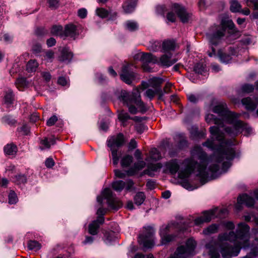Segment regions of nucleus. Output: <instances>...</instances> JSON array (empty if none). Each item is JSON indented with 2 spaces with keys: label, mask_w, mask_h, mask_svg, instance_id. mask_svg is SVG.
<instances>
[{
  "label": "nucleus",
  "mask_w": 258,
  "mask_h": 258,
  "mask_svg": "<svg viewBox=\"0 0 258 258\" xmlns=\"http://www.w3.org/2000/svg\"><path fill=\"white\" fill-rule=\"evenodd\" d=\"M49 7L51 9H56L58 7L59 1L58 0H47Z\"/></svg>",
  "instance_id": "nucleus-50"
},
{
  "label": "nucleus",
  "mask_w": 258,
  "mask_h": 258,
  "mask_svg": "<svg viewBox=\"0 0 258 258\" xmlns=\"http://www.w3.org/2000/svg\"><path fill=\"white\" fill-rule=\"evenodd\" d=\"M155 233L154 229L150 226L145 227L144 233L139 237L138 241L144 247L151 248L154 245L153 235Z\"/></svg>",
  "instance_id": "nucleus-6"
},
{
  "label": "nucleus",
  "mask_w": 258,
  "mask_h": 258,
  "mask_svg": "<svg viewBox=\"0 0 258 258\" xmlns=\"http://www.w3.org/2000/svg\"><path fill=\"white\" fill-rule=\"evenodd\" d=\"M73 54L67 48L62 50L61 56L59 57V60L61 61L69 62L72 59Z\"/></svg>",
  "instance_id": "nucleus-26"
},
{
  "label": "nucleus",
  "mask_w": 258,
  "mask_h": 258,
  "mask_svg": "<svg viewBox=\"0 0 258 258\" xmlns=\"http://www.w3.org/2000/svg\"><path fill=\"white\" fill-rule=\"evenodd\" d=\"M64 30L61 26H53L51 29V33L54 35L63 38Z\"/></svg>",
  "instance_id": "nucleus-36"
},
{
  "label": "nucleus",
  "mask_w": 258,
  "mask_h": 258,
  "mask_svg": "<svg viewBox=\"0 0 258 258\" xmlns=\"http://www.w3.org/2000/svg\"><path fill=\"white\" fill-rule=\"evenodd\" d=\"M160 46L159 42L156 41H152L150 42L148 48L150 50L156 51L158 50Z\"/></svg>",
  "instance_id": "nucleus-46"
},
{
  "label": "nucleus",
  "mask_w": 258,
  "mask_h": 258,
  "mask_svg": "<svg viewBox=\"0 0 258 258\" xmlns=\"http://www.w3.org/2000/svg\"><path fill=\"white\" fill-rule=\"evenodd\" d=\"M136 0H129L125 2L122 5L124 12L126 14L132 13L136 6Z\"/></svg>",
  "instance_id": "nucleus-24"
},
{
  "label": "nucleus",
  "mask_w": 258,
  "mask_h": 258,
  "mask_svg": "<svg viewBox=\"0 0 258 258\" xmlns=\"http://www.w3.org/2000/svg\"><path fill=\"white\" fill-rule=\"evenodd\" d=\"M118 118L120 122H121L123 126L126 125V122L128 120L131 119L132 117L130 116L128 113L125 112L124 110H121L118 114Z\"/></svg>",
  "instance_id": "nucleus-28"
},
{
  "label": "nucleus",
  "mask_w": 258,
  "mask_h": 258,
  "mask_svg": "<svg viewBox=\"0 0 258 258\" xmlns=\"http://www.w3.org/2000/svg\"><path fill=\"white\" fill-rule=\"evenodd\" d=\"M18 131L21 132L23 135H27L29 132V127L26 125H23L21 127L18 128Z\"/></svg>",
  "instance_id": "nucleus-55"
},
{
  "label": "nucleus",
  "mask_w": 258,
  "mask_h": 258,
  "mask_svg": "<svg viewBox=\"0 0 258 258\" xmlns=\"http://www.w3.org/2000/svg\"><path fill=\"white\" fill-rule=\"evenodd\" d=\"M102 196L107 200L109 206L112 209L117 210L122 207L121 202L112 197V192L109 188L104 189Z\"/></svg>",
  "instance_id": "nucleus-8"
},
{
  "label": "nucleus",
  "mask_w": 258,
  "mask_h": 258,
  "mask_svg": "<svg viewBox=\"0 0 258 258\" xmlns=\"http://www.w3.org/2000/svg\"><path fill=\"white\" fill-rule=\"evenodd\" d=\"M87 14V11L85 9H81L78 10V14L79 17L82 19L85 18Z\"/></svg>",
  "instance_id": "nucleus-58"
},
{
  "label": "nucleus",
  "mask_w": 258,
  "mask_h": 258,
  "mask_svg": "<svg viewBox=\"0 0 258 258\" xmlns=\"http://www.w3.org/2000/svg\"><path fill=\"white\" fill-rule=\"evenodd\" d=\"M141 59L143 62V68L144 71L150 72L151 69L148 66L149 63H156L158 62L157 58L151 53L143 54Z\"/></svg>",
  "instance_id": "nucleus-14"
},
{
  "label": "nucleus",
  "mask_w": 258,
  "mask_h": 258,
  "mask_svg": "<svg viewBox=\"0 0 258 258\" xmlns=\"http://www.w3.org/2000/svg\"><path fill=\"white\" fill-rule=\"evenodd\" d=\"M115 175L119 178H124L127 174V171L126 172H122L119 170L116 169L114 170Z\"/></svg>",
  "instance_id": "nucleus-54"
},
{
  "label": "nucleus",
  "mask_w": 258,
  "mask_h": 258,
  "mask_svg": "<svg viewBox=\"0 0 258 258\" xmlns=\"http://www.w3.org/2000/svg\"><path fill=\"white\" fill-rule=\"evenodd\" d=\"M2 121L4 123L10 125H13L16 123V120L10 115H6L3 117Z\"/></svg>",
  "instance_id": "nucleus-44"
},
{
  "label": "nucleus",
  "mask_w": 258,
  "mask_h": 258,
  "mask_svg": "<svg viewBox=\"0 0 258 258\" xmlns=\"http://www.w3.org/2000/svg\"><path fill=\"white\" fill-rule=\"evenodd\" d=\"M120 100L128 107V111L133 114L138 112V108L141 112H145L147 110L145 104L141 100L140 93L138 90H136L132 94L126 91L122 92Z\"/></svg>",
  "instance_id": "nucleus-5"
},
{
  "label": "nucleus",
  "mask_w": 258,
  "mask_h": 258,
  "mask_svg": "<svg viewBox=\"0 0 258 258\" xmlns=\"http://www.w3.org/2000/svg\"><path fill=\"white\" fill-rule=\"evenodd\" d=\"M241 90L242 92L249 93L253 91L254 86L251 84H245L242 86Z\"/></svg>",
  "instance_id": "nucleus-45"
},
{
  "label": "nucleus",
  "mask_w": 258,
  "mask_h": 258,
  "mask_svg": "<svg viewBox=\"0 0 258 258\" xmlns=\"http://www.w3.org/2000/svg\"><path fill=\"white\" fill-rule=\"evenodd\" d=\"M112 156L113 163L114 165H117L119 160V157L117 154V149H110Z\"/></svg>",
  "instance_id": "nucleus-48"
},
{
  "label": "nucleus",
  "mask_w": 258,
  "mask_h": 258,
  "mask_svg": "<svg viewBox=\"0 0 258 258\" xmlns=\"http://www.w3.org/2000/svg\"><path fill=\"white\" fill-rule=\"evenodd\" d=\"M217 209L210 210L203 212V215L195 220V224L197 225L210 222L214 217Z\"/></svg>",
  "instance_id": "nucleus-13"
},
{
  "label": "nucleus",
  "mask_w": 258,
  "mask_h": 258,
  "mask_svg": "<svg viewBox=\"0 0 258 258\" xmlns=\"http://www.w3.org/2000/svg\"><path fill=\"white\" fill-rule=\"evenodd\" d=\"M206 121L209 124H215L217 126L210 127V132L213 138L219 142V145L215 144L213 140H208L203 143V146L215 151L214 154L210 159L207 158L206 154L199 146H196L191 151V158L185 159L183 164L185 168L179 172L180 178L188 177L196 169H197V176L202 181L208 180L212 178L213 174L219 169V163L224 159L232 160L235 156V151L230 147L232 144L231 140L226 141L224 134L220 130V127H223L224 121L216 118L212 114H208L205 117Z\"/></svg>",
  "instance_id": "nucleus-1"
},
{
  "label": "nucleus",
  "mask_w": 258,
  "mask_h": 258,
  "mask_svg": "<svg viewBox=\"0 0 258 258\" xmlns=\"http://www.w3.org/2000/svg\"><path fill=\"white\" fill-rule=\"evenodd\" d=\"M146 90L144 93L145 96L152 100L156 95H158L159 100H163L164 93L162 90L156 89L151 87H147Z\"/></svg>",
  "instance_id": "nucleus-16"
},
{
  "label": "nucleus",
  "mask_w": 258,
  "mask_h": 258,
  "mask_svg": "<svg viewBox=\"0 0 258 258\" xmlns=\"http://www.w3.org/2000/svg\"><path fill=\"white\" fill-rule=\"evenodd\" d=\"M172 8L173 10L176 13L178 17L183 23H186L188 21L190 17V15L186 12L184 8L178 4H174Z\"/></svg>",
  "instance_id": "nucleus-12"
},
{
  "label": "nucleus",
  "mask_w": 258,
  "mask_h": 258,
  "mask_svg": "<svg viewBox=\"0 0 258 258\" xmlns=\"http://www.w3.org/2000/svg\"><path fill=\"white\" fill-rule=\"evenodd\" d=\"M230 10L232 12L236 13L240 12L241 6L237 0H230Z\"/></svg>",
  "instance_id": "nucleus-35"
},
{
  "label": "nucleus",
  "mask_w": 258,
  "mask_h": 258,
  "mask_svg": "<svg viewBox=\"0 0 258 258\" xmlns=\"http://www.w3.org/2000/svg\"><path fill=\"white\" fill-rule=\"evenodd\" d=\"M137 143L134 139H132L128 144V149L132 150L137 147Z\"/></svg>",
  "instance_id": "nucleus-61"
},
{
  "label": "nucleus",
  "mask_w": 258,
  "mask_h": 258,
  "mask_svg": "<svg viewBox=\"0 0 258 258\" xmlns=\"http://www.w3.org/2000/svg\"><path fill=\"white\" fill-rule=\"evenodd\" d=\"M41 144L43 145V147H40L41 150L44 149H49L51 145H54L55 143V140L54 138L48 139L45 138L43 140H42L40 142Z\"/></svg>",
  "instance_id": "nucleus-30"
},
{
  "label": "nucleus",
  "mask_w": 258,
  "mask_h": 258,
  "mask_svg": "<svg viewBox=\"0 0 258 258\" xmlns=\"http://www.w3.org/2000/svg\"><path fill=\"white\" fill-rule=\"evenodd\" d=\"M167 19L171 22H174L176 20V16L173 12H169L167 15Z\"/></svg>",
  "instance_id": "nucleus-60"
},
{
  "label": "nucleus",
  "mask_w": 258,
  "mask_h": 258,
  "mask_svg": "<svg viewBox=\"0 0 258 258\" xmlns=\"http://www.w3.org/2000/svg\"><path fill=\"white\" fill-rule=\"evenodd\" d=\"M126 27L128 30L133 31L138 29V25L135 22L128 21L126 23Z\"/></svg>",
  "instance_id": "nucleus-43"
},
{
  "label": "nucleus",
  "mask_w": 258,
  "mask_h": 258,
  "mask_svg": "<svg viewBox=\"0 0 258 258\" xmlns=\"http://www.w3.org/2000/svg\"><path fill=\"white\" fill-rule=\"evenodd\" d=\"M5 102L8 105L13 103L14 100V95L12 90L8 89L5 93L4 96Z\"/></svg>",
  "instance_id": "nucleus-33"
},
{
  "label": "nucleus",
  "mask_w": 258,
  "mask_h": 258,
  "mask_svg": "<svg viewBox=\"0 0 258 258\" xmlns=\"http://www.w3.org/2000/svg\"><path fill=\"white\" fill-rule=\"evenodd\" d=\"M194 71L196 73L202 74L204 71V67L201 63H197L194 67Z\"/></svg>",
  "instance_id": "nucleus-52"
},
{
  "label": "nucleus",
  "mask_w": 258,
  "mask_h": 258,
  "mask_svg": "<svg viewBox=\"0 0 258 258\" xmlns=\"http://www.w3.org/2000/svg\"><path fill=\"white\" fill-rule=\"evenodd\" d=\"M57 120V116L55 115H53L47 120L46 124L48 126H50L54 125Z\"/></svg>",
  "instance_id": "nucleus-56"
},
{
  "label": "nucleus",
  "mask_w": 258,
  "mask_h": 258,
  "mask_svg": "<svg viewBox=\"0 0 258 258\" xmlns=\"http://www.w3.org/2000/svg\"><path fill=\"white\" fill-rule=\"evenodd\" d=\"M42 47L41 44L39 43H36L35 44L33 47H32V50L34 53H39L41 51Z\"/></svg>",
  "instance_id": "nucleus-59"
},
{
  "label": "nucleus",
  "mask_w": 258,
  "mask_h": 258,
  "mask_svg": "<svg viewBox=\"0 0 258 258\" xmlns=\"http://www.w3.org/2000/svg\"><path fill=\"white\" fill-rule=\"evenodd\" d=\"M14 182L17 184H24L27 182L26 176L23 174H18L14 177Z\"/></svg>",
  "instance_id": "nucleus-32"
},
{
  "label": "nucleus",
  "mask_w": 258,
  "mask_h": 258,
  "mask_svg": "<svg viewBox=\"0 0 258 258\" xmlns=\"http://www.w3.org/2000/svg\"><path fill=\"white\" fill-rule=\"evenodd\" d=\"M172 84L170 83H167L166 85H165L163 90L162 91L163 92L164 95L165 94H168L171 91V87L172 86Z\"/></svg>",
  "instance_id": "nucleus-57"
},
{
  "label": "nucleus",
  "mask_w": 258,
  "mask_h": 258,
  "mask_svg": "<svg viewBox=\"0 0 258 258\" xmlns=\"http://www.w3.org/2000/svg\"><path fill=\"white\" fill-rule=\"evenodd\" d=\"M133 162V157L130 155H126L122 158L121 160V165L122 167H127Z\"/></svg>",
  "instance_id": "nucleus-41"
},
{
  "label": "nucleus",
  "mask_w": 258,
  "mask_h": 258,
  "mask_svg": "<svg viewBox=\"0 0 258 258\" xmlns=\"http://www.w3.org/2000/svg\"><path fill=\"white\" fill-rule=\"evenodd\" d=\"M162 164L160 163L152 164L148 166V169L153 171H157L162 167Z\"/></svg>",
  "instance_id": "nucleus-51"
},
{
  "label": "nucleus",
  "mask_w": 258,
  "mask_h": 258,
  "mask_svg": "<svg viewBox=\"0 0 258 258\" xmlns=\"http://www.w3.org/2000/svg\"><path fill=\"white\" fill-rule=\"evenodd\" d=\"M254 203L253 199L246 194L240 196L237 198V204L239 205L245 204L247 207H251Z\"/></svg>",
  "instance_id": "nucleus-20"
},
{
  "label": "nucleus",
  "mask_w": 258,
  "mask_h": 258,
  "mask_svg": "<svg viewBox=\"0 0 258 258\" xmlns=\"http://www.w3.org/2000/svg\"><path fill=\"white\" fill-rule=\"evenodd\" d=\"M9 203L11 205L15 204L18 201V198L14 190H11L8 195Z\"/></svg>",
  "instance_id": "nucleus-40"
},
{
  "label": "nucleus",
  "mask_w": 258,
  "mask_h": 258,
  "mask_svg": "<svg viewBox=\"0 0 258 258\" xmlns=\"http://www.w3.org/2000/svg\"><path fill=\"white\" fill-rule=\"evenodd\" d=\"M245 2L248 7L253 6L254 10H258V0H245Z\"/></svg>",
  "instance_id": "nucleus-49"
},
{
  "label": "nucleus",
  "mask_w": 258,
  "mask_h": 258,
  "mask_svg": "<svg viewBox=\"0 0 258 258\" xmlns=\"http://www.w3.org/2000/svg\"><path fill=\"white\" fill-rule=\"evenodd\" d=\"M145 165L146 163L143 160H140L135 163L134 166L127 170L128 175H135L138 171L142 169L145 166Z\"/></svg>",
  "instance_id": "nucleus-22"
},
{
  "label": "nucleus",
  "mask_w": 258,
  "mask_h": 258,
  "mask_svg": "<svg viewBox=\"0 0 258 258\" xmlns=\"http://www.w3.org/2000/svg\"><path fill=\"white\" fill-rule=\"evenodd\" d=\"M177 60V58H172L171 55L163 54L160 57L159 61L158 60L157 63L164 67H169Z\"/></svg>",
  "instance_id": "nucleus-19"
},
{
  "label": "nucleus",
  "mask_w": 258,
  "mask_h": 258,
  "mask_svg": "<svg viewBox=\"0 0 258 258\" xmlns=\"http://www.w3.org/2000/svg\"><path fill=\"white\" fill-rule=\"evenodd\" d=\"M45 165L48 168H51L54 165V162L52 158H47L45 162Z\"/></svg>",
  "instance_id": "nucleus-62"
},
{
  "label": "nucleus",
  "mask_w": 258,
  "mask_h": 258,
  "mask_svg": "<svg viewBox=\"0 0 258 258\" xmlns=\"http://www.w3.org/2000/svg\"><path fill=\"white\" fill-rule=\"evenodd\" d=\"M227 28L229 29L230 34H235L238 32L231 19H222L220 25L211 27L207 36L212 45L217 46L220 43L222 38L225 36Z\"/></svg>",
  "instance_id": "nucleus-4"
},
{
  "label": "nucleus",
  "mask_w": 258,
  "mask_h": 258,
  "mask_svg": "<svg viewBox=\"0 0 258 258\" xmlns=\"http://www.w3.org/2000/svg\"><path fill=\"white\" fill-rule=\"evenodd\" d=\"M241 102L247 109L253 110L256 108L258 102L256 100V102H255L253 101L250 97H246L242 99Z\"/></svg>",
  "instance_id": "nucleus-23"
},
{
  "label": "nucleus",
  "mask_w": 258,
  "mask_h": 258,
  "mask_svg": "<svg viewBox=\"0 0 258 258\" xmlns=\"http://www.w3.org/2000/svg\"><path fill=\"white\" fill-rule=\"evenodd\" d=\"M176 46V43L174 40H165L163 41L162 45L163 51L168 52L174 50Z\"/></svg>",
  "instance_id": "nucleus-21"
},
{
  "label": "nucleus",
  "mask_w": 258,
  "mask_h": 258,
  "mask_svg": "<svg viewBox=\"0 0 258 258\" xmlns=\"http://www.w3.org/2000/svg\"><path fill=\"white\" fill-rule=\"evenodd\" d=\"M125 182L122 180H117L112 183V187L116 191H121L124 187Z\"/></svg>",
  "instance_id": "nucleus-34"
},
{
  "label": "nucleus",
  "mask_w": 258,
  "mask_h": 258,
  "mask_svg": "<svg viewBox=\"0 0 258 258\" xmlns=\"http://www.w3.org/2000/svg\"><path fill=\"white\" fill-rule=\"evenodd\" d=\"M249 229L247 224L240 223L236 233L230 231L219 234L216 248L223 258L237 256L242 247L249 246Z\"/></svg>",
  "instance_id": "nucleus-2"
},
{
  "label": "nucleus",
  "mask_w": 258,
  "mask_h": 258,
  "mask_svg": "<svg viewBox=\"0 0 258 258\" xmlns=\"http://www.w3.org/2000/svg\"><path fill=\"white\" fill-rule=\"evenodd\" d=\"M146 199V196L143 192H138L135 196L134 200L135 204L140 206L142 205Z\"/></svg>",
  "instance_id": "nucleus-31"
},
{
  "label": "nucleus",
  "mask_w": 258,
  "mask_h": 258,
  "mask_svg": "<svg viewBox=\"0 0 258 258\" xmlns=\"http://www.w3.org/2000/svg\"><path fill=\"white\" fill-rule=\"evenodd\" d=\"M171 226L167 225L162 226L160 229V235L162 244H166L174 239L175 236L174 235L168 234V233L171 231Z\"/></svg>",
  "instance_id": "nucleus-10"
},
{
  "label": "nucleus",
  "mask_w": 258,
  "mask_h": 258,
  "mask_svg": "<svg viewBox=\"0 0 258 258\" xmlns=\"http://www.w3.org/2000/svg\"><path fill=\"white\" fill-rule=\"evenodd\" d=\"M104 222V218L102 217H97L95 220L93 221L88 226V232L92 235H97L98 233V229L100 225Z\"/></svg>",
  "instance_id": "nucleus-15"
},
{
  "label": "nucleus",
  "mask_w": 258,
  "mask_h": 258,
  "mask_svg": "<svg viewBox=\"0 0 258 258\" xmlns=\"http://www.w3.org/2000/svg\"><path fill=\"white\" fill-rule=\"evenodd\" d=\"M151 159L153 161H157L161 159V155L159 151L156 148H153L150 151L149 157L146 159L147 161Z\"/></svg>",
  "instance_id": "nucleus-29"
},
{
  "label": "nucleus",
  "mask_w": 258,
  "mask_h": 258,
  "mask_svg": "<svg viewBox=\"0 0 258 258\" xmlns=\"http://www.w3.org/2000/svg\"><path fill=\"white\" fill-rule=\"evenodd\" d=\"M97 15L102 18H106L108 15V12L103 8H98L96 11Z\"/></svg>",
  "instance_id": "nucleus-47"
},
{
  "label": "nucleus",
  "mask_w": 258,
  "mask_h": 258,
  "mask_svg": "<svg viewBox=\"0 0 258 258\" xmlns=\"http://www.w3.org/2000/svg\"><path fill=\"white\" fill-rule=\"evenodd\" d=\"M167 168L172 174H175L178 170L179 166L176 160H171L166 164Z\"/></svg>",
  "instance_id": "nucleus-27"
},
{
  "label": "nucleus",
  "mask_w": 258,
  "mask_h": 258,
  "mask_svg": "<svg viewBox=\"0 0 258 258\" xmlns=\"http://www.w3.org/2000/svg\"><path fill=\"white\" fill-rule=\"evenodd\" d=\"M134 182L132 180H128L125 182V187L126 190H131L135 189V188L134 186Z\"/></svg>",
  "instance_id": "nucleus-53"
},
{
  "label": "nucleus",
  "mask_w": 258,
  "mask_h": 258,
  "mask_svg": "<svg viewBox=\"0 0 258 258\" xmlns=\"http://www.w3.org/2000/svg\"><path fill=\"white\" fill-rule=\"evenodd\" d=\"M212 111L222 117V120L233 125V129L229 127L224 128L225 132L230 136L234 137L236 136L240 130L243 127V122L237 119L238 117V114L233 112L229 111L226 104L219 103L215 105L213 107Z\"/></svg>",
  "instance_id": "nucleus-3"
},
{
  "label": "nucleus",
  "mask_w": 258,
  "mask_h": 258,
  "mask_svg": "<svg viewBox=\"0 0 258 258\" xmlns=\"http://www.w3.org/2000/svg\"><path fill=\"white\" fill-rule=\"evenodd\" d=\"M196 242L193 239H189L186 243V246H179L175 251L174 255L176 258H180L181 255H188L191 254L195 248Z\"/></svg>",
  "instance_id": "nucleus-7"
},
{
  "label": "nucleus",
  "mask_w": 258,
  "mask_h": 258,
  "mask_svg": "<svg viewBox=\"0 0 258 258\" xmlns=\"http://www.w3.org/2000/svg\"><path fill=\"white\" fill-rule=\"evenodd\" d=\"M79 33L77 30V27L73 24H69L64 27L63 31V38L70 37L75 39Z\"/></svg>",
  "instance_id": "nucleus-17"
},
{
  "label": "nucleus",
  "mask_w": 258,
  "mask_h": 258,
  "mask_svg": "<svg viewBox=\"0 0 258 258\" xmlns=\"http://www.w3.org/2000/svg\"><path fill=\"white\" fill-rule=\"evenodd\" d=\"M124 143V136L119 133L116 136L110 137L107 141V146L110 149H116L123 145Z\"/></svg>",
  "instance_id": "nucleus-11"
},
{
  "label": "nucleus",
  "mask_w": 258,
  "mask_h": 258,
  "mask_svg": "<svg viewBox=\"0 0 258 258\" xmlns=\"http://www.w3.org/2000/svg\"><path fill=\"white\" fill-rule=\"evenodd\" d=\"M163 83V80L159 78L154 77L149 80L148 83H144L142 84L143 88L147 87H151L156 89L162 90L161 85Z\"/></svg>",
  "instance_id": "nucleus-18"
},
{
  "label": "nucleus",
  "mask_w": 258,
  "mask_h": 258,
  "mask_svg": "<svg viewBox=\"0 0 258 258\" xmlns=\"http://www.w3.org/2000/svg\"><path fill=\"white\" fill-rule=\"evenodd\" d=\"M217 56L220 61L223 63H228L232 58L231 54L227 53L221 49L218 50Z\"/></svg>",
  "instance_id": "nucleus-25"
},
{
  "label": "nucleus",
  "mask_w": 258,
  "mask_h": 258,
  "mask_svg": "<svg viewBox=\"0 0 258 258\" xmlns=\"http://www.w3.org/2000/svg\"><path fill=\"white\" fill-rule=\"evenodd\" d=\"M188 100L192 103H196L197 102L199 98L196 97L195 95L193 94H189L187 96Z\"/></svg>",
  "instance_id": "nucleus-64"
},
{
  "label": "nucleus",
  "mask_w": 258,
  "mask_h": 258,
  "mask_svg": "<svg viewBox=\"0 0 258 258\" xmlns=\"http://www.w3.org/2000/svg\"><path fill=\"white\" fill-rule=\"evenodd\" d=\"M41 247V244L37 241L29 240L28 242V247L30 250L37 251L40 249Z\"/></svg>",
  "instance_id": "nucleus-38"
},
{
  "label": "nucleus",
  "mask_w": 258,
  "mask_h": 258,
  "mask_svg": "<svg viewBox=\"0 0 258 258\" xmlns=\"http://www.w3.org/2000/svg\"><path fill=\"white\" fill-rule=\"evenodd\" d=\"M4 151L8 155H14L17 151V148L14 144H8L5 147Z\"/></svg>",
  "instance_id": "nucleus-37"
},
{
  "label": "nucleus",
  "mask_w": 258,
  "mask_h": 258,
  "mask_svg": "<svg viewBox=\"0 0 258 258\" xmlns=\"http://www.w3.org/2000/svg\"><path fill=\"white\" fill-rule=\"evenodd\" d=\"M120 79L127 84L130 85L136 78V74L132 71L128 65L122 67L120 73Z\"/></svg>",
  "instance_id": "nucleus-9"
},
{
  "label": "nucleus",
  "mask_w": 258,
  "mask_h": 258,
  "mask_svg": "<svg viewBox=\"0 0 258 258\" xmlns=\"http://www.w3.org/2000/svg\"><path fill=\"white\" fill-rule=\"evenodd\" d=\"M218 226L216 224H213L207 227L203 231L205 234L214 233L217 231Z\"/></svg>",
  "instance_id": "nucleus-42"
},
{
  "label": "nucleus",
  "mask_w": 258,
  "mask_h": 258,
  "mask_svg": "<svg viewBox=\"0 0 258 258\" xmlns=\"http://www.w3.org/2000/svg\"><path fill=\"white\" fill-rule=\"evenodd\" d=\"M38 66V63L35 60H30L27 64V71L28 72H34Z\"/></svg>",
  "instance_id": "nucleus-39"
},
{
  "label": "nucleus",
  "mask_w": 258,
  "mask_h": 258,
  "mask_svg": "<svg viewBox=\"0 0 258 258\" xmlns=\"http://www.w3.org/2000/svg\"><path fill=\"white\" fill-rule=\"evenodd\" d=\"M16 84L19 85L20 86H24L26 85V80L24 78H20L17 80Z\"/></svg>",
  "instance_id": "nucleus-63"
}]
</instances>
